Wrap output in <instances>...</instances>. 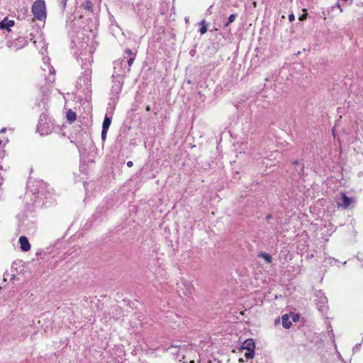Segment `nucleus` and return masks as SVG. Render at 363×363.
I'll use <instances>...</instances> for the list:
<instances>
[{
	"label": "nucleus",
	"instance_id": "1",
	"mask_svg": "<svg viewBox=\"0 0 363 363\" xmlns=\"http://www.w3.org/2000/svg\"><path fill=\"white\" fill-rule=\"evenodd\" d=\"M32 13L39 21H44L46 18V8L44 0H36L32 5Z\"/></svg>",
	"mask_w": 363,
	"mask_h": 363
},
{
	"label": "nucleus",
	"instance_id": "2",
	"mask_svg": "<svg viewBox=\"0 0 363 363\" xmlns=\"http://www.w3.org/2000/svg\"><path fill=\"white\" fill-rule=\"evenodd\" d=\"M91 74L90 70H86L82 76H81L77 80V86L84 91H89L91 88Z\"/></svg>",
	"mask_w": 363,
	"mask_h": 363
},
{
	"label": "nucleus",
	"instance_id": "3",
	"mask_svg": "<svg viewBox=\"0 0 363 363\" xmlns=\"http://www.w3.org/2000/svg\"><path fill=\"white\" fill-rule=\"evenodd\" d=\"M255 343L252 339L246 340L239 347L240 351L247 350L245 357L247 359H252L255 355Z\"/></svg>",
	"mask_w": 363,
	"mask_h": 363
},
{
	"label": "nucleus",
	"instance_id": "4",
	"mask_svg": "<svg viewBox=\"0 0 363 363\" xmlns=\"http://www.w3.org/2000/svg\"><path fill=\"white\" fill-rule=\"evenodd\" d=\"M315 301L316 305L318 308V310L321 312H325L327 309V303H328V298L325 296L324 293L321 291H316L315 293Z\"/></svg>",
	"mask_w": 363,
	"mask_h": 363
},
{
	"label": "nucleus",
	"instance_id": "5",
	"mask_svg": "<svg viewBox=\"0 0 363 363\" xmlns=\"http://www.w3.org/2000/svg\"><path fill=\"white\" fill-rule=\"evenodd\" d=\"M123 84V82L122 78L118 76V79L113 82V85L112 86L111 89L112 92L115 93L116 94H118L122 90Z\"/></svg>",
	"mask_w": 363,
	"mask_h": 363
},
{
	"label": "nucleus",
	"instance_id": "6",
	"mask_svg": "<svg viewBox=\"0 0 363 363\" xmlns=\"http://www.w3.org/2000/svg\"><path fill=\"white\" fill-rule=\"evenodd\" d=\"M19 243L21 249L23 251L27 252L30 249V245L29 243L28 238L26 236L23 235L19 238Z\"/></svg>",
	"mask_w": 363,
	"mask_h": 363
},
{
	"label": "nucleus",
	"instance_id": "7",
	"mask_svg": "<svg viewBox=\"0 0 363 363\" xmlns=\"http://www.w3.org/2000/svg\"><path fill=\"white\" fill-rule=\"evenodd\" d=\"M352 199L346 196L345 194H342V202L341 203H339V206H341L343 208H348L350 204L352 203Z\"/></svg>",
	"mask_w": 363,
	"mask_h": 363
},
{
	"label": "nucleus",
	"instance_id": "8",
	"mask_svg": "<svg viewBox=\"0 0 363 363\" xmlns=\"http://www.w3.org/2000/svg\"><path fill=\"white\" fill-rule=\"evenodd\" d=\"M13 25V21H9L7 18H5L0 22V29H6L7 30H10V27H12Z\"/></svg>",
	"mask_w": 363,
	"mask_h": 363
},
{
	"label": "nucleus",
	"instance_id": "9",
	"mask_svg": "<svg viewBox=\"0 0 363 363\" xmlns=\"http://www.w3.org/2000/svg\"><path fill=\"white\" fill-rule=\"evenodd\" d=\"M282 325L284 328L289 329L291 328L292 323L289 320V317L287 314L282 315L281 317Z\"/></svg>",
	"mask_w": 363,
	"mask_h": 363
},
{
	"label": "nucleus",
	"instance_id": "10",
	"mask_svg": "<svg viewBox=\"0 0 363 363\" xmlns=\"http://www.w3.org/2000/svg\"><path fill=\"white\" fill-rule=\"evenodd\" d=\"M111 121H112V117L109 116L106 114L105 116L104 121H103L102 129L108 130L111 125Z\"/></svg>",
	"mask_w": 363,
	"mask_h": 363
},
{
	"label": "nucleus",
	"instance_id": "11",
	"mask_svg": "<svg viewBox=\"0 0 363 363\" xmlns=\"http://www.w3.org/2000/svg\"><path fill=\"white\" fill-rule=\"evenodd\" d=\"M293 164L296 166V171L297 172V174L300 176L303 174V165L302 164H300V162L298 160H295L293 162Z\"/></svg>",
	"mask_w": 363,
	"mask_h": 363
},
{
	"label": "nucleus",
	"instance_id": "12",
	"mask_svg": "<svg viewBox=\"0 0 363 363\" xmlns=\"http://www.w3.org/2000/svg\"><path fill=\"white\" fill-rule=\"evenodd\" d=\"M77 118L76 113L72 110H69L67 113V119L69 123L74 122Z\"/></svg>",
	"mask_w": 363,
	"mask_h": 363
},
{
	"label": "nucleus",
	"instance_id": "13",
	"mask_svg": "<svg viewBox=\"0 0 363 363\" xmlns=\"http://www.w3.org/2000/svg\"><path fill=\"white\" fill-rule=\"evenodd\" d=\"M258 257L263 258L266 261L267 263H271L272 262V257L268 253L260 252L258 255Z\"/></svg>",
	"mask_w": 363,
	"mask_h": 363
},
{
	"label": "nucleus",
	"instance_id": "14",
	"mask_svg": "<svg viewBox=\"0 0 363 363\" xmlns=\"http://www.w3.org/2000/svg\"><path fill=\"white\" fill-rule=\"evenodd\" d=\"M81 8L91 12L93 8V4L90 1H86L81 5Z\"/></svg>",
	"mask_w": 363,
	"mask_h": 363
},
{
	"label": "nucleus",
	"instance_id": "15",
	"mask_svg": "<svg viewBox=\"0 0 363 363\" xmlns=\"http://www.w3.org/2000/svg\"><path fill=\"white\" fill-rule=\"evenodd\" d=\"M49 72H50V76L47 77L45 78V80L48 83H52L55 81V77H54L55 69H53V67H50V68L49 67Z\"/></svg>",
	"mask_w": 363,
	"mask_h": 363
},
{
	"label": "nucleus",
	"instance_id": "16",
	"mask_svg": "<svg viewBox=\"0 0 363 363\" xmlns=\"http://www.w3.org/2000/svg\"><path fill=\"white\" fill-rule=\"evenodd\" d=\"M201 27L199 30L201 34H205L207 32V23L204 20L201 22Z\"/></svg>",
	"mask_w": 363,
	"mask_h": 363
},
{
	"label": "nucleus",
	"instance_id": "17",
	"mask_svg": "<svg viewBox=\"0 0 363 363\" xmlns=\"http://www.w3.org/2000/svg\"><path fill=\"white\" fill-rule=\"evenodd\" d=\"M237 17V15L236 14H231L230 15V16L228 17V22L225 24V26L228 27L229 26L230 23H233L235 21V18Z\"/></svg>",
	"mask_w": 363,
	"mask_h": 363
},
{
	"label": "nucleus",
	"instance_id": "18",
	"mask_svg": "<svg viewBox=\"0 0 363 363\" xmlns=\"http://www.w3.org/2000/svg\"><path fill=\"white\" fill-rule=\"evenodd\" d=\"M68 0H58V4L62 11H65Z\"/></svg>",
	"mask_w": 363,
	"mask_h": 363
},
{
	"label": "nucleus",
	"instance_id": "19",
	"mask_svg": "<svg viewBox=\"0 0 363 363\" xmlns=\"http://www.w3.org/2000/svg\"><path fill=\"white\" fill-rule=\"evenodd\" d=\"M135 56H136V54H134L133 56L130 57L127 62H128V71H130V67L132 66L134 60H135Z\"/></svg>",
	"mask_w": 363,
	"mask_h": 363
},
{
	"label": "nucleus",
	"instance_id": "20",
	"mask_svg": "<svg viewBox=\"0 0 363 363\" xmlns=\"http://www.w3.org/2000/svg\"><path fill=\"white\" fill-rule=\"evenodd\" d=\"M107 130H103L102 129V131H101V139L102 140H105L106 138V135H107Z\"/></svg>",
	"mask_w": 363,
	"mask_h": 363
},
{
	"label": "nucleus",
	"instance_id": "21",
	"mask_svg": "<svg viewBox=\"0 0 363 363\" xmlns=\"http://www.w3.org/2000/svg\"><path fill=\"white\" fill-rule=\"evenodd\" d=\"M125 52V54H126V55H129V56H130V57L133 56V55L135 54V53H133V52H132V50H131L130 49H129V48H126V49L125 50V52Z\"/></svg>",
	"mask_w": 363,
	"mask_h": 363
},
{
	"label": "nucleus",
	"instance_id": "22",
	"mask_svg": "<svg viewBox=\"0 0 363 363\" xmlns=\"http://www.w3.org/2000/svg\"><path fill=\"white\" fill-rule=\"evenodd\" d=\"M289 20L290 22H292L295 20V16L294 13H291L289 16Z\"/></svg>",
	"mask_w": 363,
	"mask_h": 363
},
{
	"label": "nucleus",
	"instance_id": "23",
	"mask_svg": "<svg viewBox=\"0 0 363 363\" xmlns=\"http://www.w3.org/2000/svg\"><path fill=\"white\" fill-rule=\"evenodd\" d=\"M335 7H337V8H338V9H339V10H340V13H341V12H342V9L341 8L340 4V3H339V2H337V3L335 4V6H333V8H335Z\"/></svg>",
	"mask_w": 363,
	"mask_h": 363
},
{
	"label": "nucleus",
	"instance_id": "24",
	"mask_svg": "<svg viewBox=\"0 0 363 363\" xmlns=\"http://www.w3.org/2000/svg\"><path fill=\"white\" fill-rule=\"evenodd\" d=\"M306 16H307V14H303L301 15L300 17H299V20L301 21H304L305 19H306Z\"/></svg>",
	"mask_w": 363,
	"mask_h": 363
},
{
	"label": "nucleus",
	"instance_id": "25",
	"mask_svg": "<svg viewBox=\"0 0 363 363\" xmlns=\"http://www.w3.org/2000/svg\"><path fill=\"white\" fill-rule=\"evenodd\" d=\"M360 348V345L357 344L354 347H353V351L354 352H357L359 350Z\"/></svg>",
	"mask_w": 363,
	"mask_h": 363
},
{
	"label": "nucleus",
	"instance_id": "26",
	"mask_svg": "<svg viewBox=\"0 0 363 363\" xmlns=\"http://www.w3.org/2000/svg\"><path fill=\"white\" fill-rule=\"evenodd\" d=\"M123 62H125V60H124V59H122V60H120V61L115 62H114V64H115V65L120 64L121 65H123Z\"/></svg>",
	"mask_w": 363,
	"mask_h": 363
},
{
	"label": "nucleus",
	"instance_id": "27",
	"mask_svg": "<svg viewBox=\"0 0 363 363\" xmlns=\"http://www.w3.org/2000/svg\"><path fill=\"white\" fill-rule=\"evenodd\" d=\"M357 258L359 260H363V256H362V255H360L359 253L357 255Z\"/></svg>",
	"mask_w": 363,
	"mask_h": 363
},
{
	"label": "nucleus",
	"instance_id": "28",
	"mask_svg": "<svg viewBox=\"0 0 363 363\" xmlns=\"http://www.w3.org/2000/svg\"><path fill=\"white\" fill-rule=\"evenodd\" d=\"M133 165V163L132 161H128L127 162V166L129 167H131Z\"/></svg>",
	"mask_w": 363,
	"mask_h": 363
},
{
	"label": "nucleus",
	"instance_id": "29",
	"mask_svg": "<svg viewBox=\"0 0 363 363\" xmlns=\"http://www.w3.org/2000/svg\"><path fill=\"white\" fill-rule=\"evenodd\" d=\"M266 218H267V220H269V219L272 218V215H267Z\"/></svg>",
	"mask_w": 363,
	"mask_h": 363
},
{
	"label": "nucleus",
	"instance_id": "30",
	"mask_svg": "<svg viewBox=\"0 0 363 363\" xmlns=\"http://www.w3.org/2000/svg\"><path fill=\"white\" fill-rule=\"evenodd\" d=\"M145 109L147 111H150L151 108L150 106H147Z\"/></svg>",
	"mask_w": 363,
	"mask_h": 363
},
{
	"label": "nucleus",
	"instance_id": "31",
	"mask_svg": "<svg viewBox=\"0 0 363 363\" xmlns=\"http://www.w3.org/2000/svg\"><path fill=\"white\" fill-rule=\"evenodd\" d=\"M74 11H75V8H76V4H77V0H74Z\"/></svg>",
	"mask_w": 363,
	"mask_h": 363
},
{
	"label": "nucleus",
	"instance_id": "32",
	"mask_svg": "<svg viewBox=\"0 0 363 363\" xmlns=\"http://www.w3.org/2000/svg\"><path fill=\"white\" fill-rule=\"evenodd\" d=\"M239 362H243V359L242 358H240Z\"/></svg>",
	"mask_w": 363,
	"mask_h": 363
},
{
	"label": "nucleus",
	"instance_id": "33",
	"mask_svg": "<svg viewBox=\"0 0 363 363\" xmlns=\"http://www.w3.org/2000/svg\"><path fill=\"white\" fill-rule=\"evenodd\" d=\"M5 130H6V128H4L1 129V132H4Z\"/></svg>",
	"mask_w": 363,
	"mask_h": 363
},
{
	"label": "nucleus",
	"instance_id": "34",
	"mask_svg": "<svg viewBox=\"0 0 363 363\" xmlns=\"http://www.w3.org/2000/svg\"><path fill=\"white\" fill-rule=\"evenodd\" d=\"M333 260L335 262H337V259H333Z\"/></svg>",
	"mask_w": 363,
	"mask_h": 363
}]
</instances>
